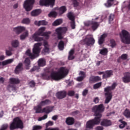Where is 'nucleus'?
<instances>
[{
    "label": "nucleus",
    "instance_id": "1",
    "mask_svg": "<svg viewBox=\"0 0 130 130\" xmlns=\"http://www.w3.org/2000/svg\"><path fill=\"white\" fill-rule=\"evenodd\" d=\"M69 73L68 70L66 68H61L57 72H52L49 79H52L55 81H59L64 78Z\"/></svg>",
    "mask_w": 130,
    "mask_h": 130
},
{
    "label": "nucleus",
    "instance_id": "2",
    "mask_svg": "<svg viewBox=\"0 0 130 130\" xmlns=\"http://www.w3.org/2000/svg\"><path fill=\"white\" fill-rule=\"evenodd\" d=\"M42 43H36L34 46L32 52L34 54L31 53L30 50H27L25 55L29 56L31 59H34L39 56V53L42 49Z\"/></svg>",
    "mask_w": 130,
    "mask_h": 130
},
{
    "label": "nucleus",
    "instance_id": "3",
    "mask_svg": "<svg viewBox=\"0 0 130 130\" xmlns=\"http://www.w3.org/2000/svg\"><path fill=\"white\" fill-rule=\"evenodd\" d=\"M120 37L121 42L123 43L130 44V34L127 30L121 31V34H120Z\"/></svg>",
    "mask_w": 130,
    "mask_h": 130
},
{
    "label": "nucleus",
    "instance_id": "4",
    "mask_svg": "<svg viewBox=\"0 0 130 130\" xmlns=\"http://www.w3.org/2000/svg\"><path fill=\"white\" fill-rule=\"evenodd\" d=\"M23 127V123L18 117L15 118L13 122L10 124L11 130H13L17 128H22Z\"/></svg>",
    "mask_w": 130,
    "mask_h": 130
},
{
    "label": "nucleus",
    "instance_id": "5",
    "mask_svg": "<svg viewBox=\"0 0 130 130\" xmlns=\"http://www.w3.org/2000/svg\"><path fill=\"white\" fill-rule=\"evenodd\" d=\"M50 103H51V101L48 100L44 101H42L38 106L34 108V110L36 111V113H43V109L42 110V107L48 105Z\"/></svg>",
    "mask_w": 130,
    "mask_h": 130
},
{
    "label": "nucleus",
    "instance_id": "6",
    "mask_svg": "<svg viewBox=\"0 0 130 130\" xmlns=\"http://www.w3.org/2000/svg\"><path fill=\"white\" fill-rule=\"evenodd\" d=\"M35 3V0H26L23 4V8L27 12L30 11L32 9V5Z\"/></svg>",
    "mask_w": 130,
    "mask_h": 130
},
{
    "label": "nucleus",
    "instance_id": "7",
    "mask_svg": "<svg viewBox=\"0 0 130 130\" xmlns=\"http://www.w3.org/2000/svg\"><path fill=\"white\" fill-rule=\"evenodd\" d=\"M55 31L57 34L58 39H62L63 37V34H65L68 31L67 27H57L56 28Z\"/></svg>",
    "mask_w": 130,
    "mask_h": 130
},
{
    "label": "nucleus",
    "instance_id": "8",
    "mask_svg": "<svg viewBox=\"0 0 130 130\" xmlns=\"http://www.w3.org/2000/svg\"><path fill=\"white\" fill-rule=\"evenodd\" d=\"M84 42L86 45L91 46L95 43V40L92 35H87L84 40Z\"/></svg>",
    "mask_w": 130,
    "mask_h": 130
},
{
    "label": "nucleus",
    "instance_id": "9",
    "mask_svg": "<svg viewBox=\"0 0 130 130\" xmlns=\"http://www.w3.org/2000/svg\"><path fill=\"white\" fill-rule=\"evenodd\" d=\"M46 27H40L39 29H38V31H36L37 34L40 36L45 37L46 39H48L49 38V35L51 34V31H47V32H44L45 30ZM44 32V34H43Z\"/></svg>",
    "mask_w": 130,
    "mask_h": 130
},
{
    "label": "nucleus",
    "instance_id": "10",
    "mask_svg": "<svg viewBox=\"0 0 130 130\" xmlns=\"http://www.w3.org/2000/svg\"><path fill=\"white\" fill-rule=\"evenodd\" d=\"M105 110V107L103 104L95 106L92 108V112H94V114H101Z\"/></svg>",
    "mask_w": 130,
    "mask_h": 130
},
{
    "label": "nucleus",
    "instance_id": "11",
    "mask_svg": "<svg viewBox=\"0 0 130 130\" xmlns=\"http://www.w3.org/2000/svg\"><path fill=\"white\" fill-rule=\"evenodd\" d=\"M40 35H38V34L37 33L36 31L35 34H34L31 37H30L29 39V41L31 42H41L43 41L44 39L43 38H41Z\"/></svg>",
    "mask_w": 130,
    "mask_h": 130
},
{
    "label": "nucleus",
    "instance_id": "12",
    "mask_svg": "<svg viewBox=\"0 0 130 130\" xmlns=\"http://www.w3.org/2000/svg\"><path fill=\"white\" fill-rule=\"evenodd\" d=\"M55 2V0H40V4L41 6H45L46 7L49 5H53Z\"/></svg>",
    "mask_w": 130,
    "mask_h": 130
},
{
    "label": "nucleus",
    "instance_id": "13",
    "mask_svg": "<svg viewBox=\"0 0 130 130\" xmlns=\"http://www.w3.org/2000/svg\"><path fill=\"white\" fill-rule=\"evenodd\" d=\"M27 28L25 27V26H16V27H13V30L15 32L16 34L19 35L21 34L23 31H24Z\"/></svg>",
    "mask_w": 130,
    "mask_h": 130
},
{
    "label": "nucleus",
    "instance_id": "14",
    "mask_svg": "<svg viewBox=\"0 0 130 130\" xmlns=\"http://www.w3.org/2000/svg\"><path fill=\"white\" fill-rule=\"evenodd\" d=\"M94 119L91 120L92 122L93 123L94 125L99 124L101 121V118L102 117V114H94Z\"/></svg>",
    "mask_w": 130,
    "mask_h": 130
},
{
    "label": "nucleus",
    "instance_id": "15",
    "mask_svg": "<svg viewBox=\"0 0 130 130\" xmlns=\"http://www.w3.org/2000/svg\"><path fill=\"white\" fill-rule=\"evenodd\" d=\"M68 17L72 21L71 27H72V29H75L76 25H75V22L74 21L75 15H74V13L72 12H70L68 14Z\"/></svg>",
    "mask_w": 130,
    "mask_h": 130
},
{
    "label": "nucleus",
    "instance_id": "16",
    "mask_svg": "<svg viewBox=\"0 0 130 130\" xmlns=\"http://www.w3.org/2000/svg\"><path fill=\"white\" fill-rule=\"evenodd\" d=\"M28 36H29V31L26 29L24 31V32H23L21 35H20V40L23 41L25 40Z\"/></svg>",
    "mask_w": 130,
    "mask_h": 130
},
{
    "label": "nucleus",
    "instance_id": "17",
    "mask_svg": "<svg viewBox=\"0 0 130 130\" xmlns=\"http://www.w3.org/2000/svg\"><path fill=\"white\" fill-rule=\"evenodd\" d=\"M105 96L106 97V100H105V104H108L112 99V93H105Z\"/></svg>",
    "mask_w": 130,
    "mask_h": 130
},
{
    "label": "nucleus",
    "instance_id": "18",
    "mask_svg": "<svg viewBox=\"0 0 130 130\" xmlns=\"http://www.w3.org/2000/svg\"><path fill=\"white\" fill-rule=\"evenodd\" d=\"M117 85V83H113V84H112V86H108L106 88H105V92H106V93H111V92H109V91L114 90Z\"/></svg>",
    "mask_w": 130,
    "mask_h": 130
},
{
    "label": "nucleus",
    "instance_id": "19",
    "mask_svg": "<svg viewBox=\"0 0 130 130\" xmlns=\"http://www.w3.org/2000/svg\"><path fill=\"white\" fill-rule=\"evenodd\" d=\"M99 19V17H96L95 18H92V30H95L99 26V23L98 22H95L94 21H96Z\"/></svg>",
    "mask_w": 130,
    "mask_h": 130
},
{
    "label": "nucleus",
    "instance_id": "20",
    "mask_svg": "<svg viewBox=\"0 0 130 130\" xmlns=\"http://www.w3.org/2000/svg\"><path fill=\"white\" fill-rule=\"evenodd\" d=\"M122 81L125 83L130 82V74L129 73H126L124 74V77L122 78Z\"/></svg>",
    "mask_w": 130,
    "mask_h": 130
},
{
    "label": "nucleus",
    "instance_id": "21",
    "mask_svg": "<svg viewBox=\"0 0 130 130\" xmlns=\"http://www.w3.org/2000/svg\"><path fill=\"white\" fill-rule=\"evenodd\" d=\"M67 95V92L64 91H60L57 93L56 96L59 99H62Z\"/></svg>",
    "mask_w": 130,
    "mask_h": 130
},
{
    "label": "nucleus",
    "instance_id": "22",
    "mask_svg": "<svg viewBox=\"0 0 130 130\" xmlns=\"http://www.w3.org/2000/svg\"><path fill=\"white\" fill-rule=\"evenodd\" d=\"M79 77L77 78V80L78 82L82 81L86 77V75L84 72L80 71L79 74Z\"/></svg>",
    "mask_w": 130,
    "mask_h": 130
},
{
    "label": "nucleus",
    "instance_id": "23",
    "mask_svg": "<svg viewBox=\"0 0 130 130\" xmlns=\"http://www.w3.org/2000/svg\"><path fill=\"white\" fill-rule=\"evenodd\" d=\"M22 70H23L22 63H20L16 67L15 70V73L16 74H18L20 73L22 71Z\"/></svg>",
    "mask_w": 130,
    "mask_h": 130
},
{
    "label": "nucleus",
    "instance_id": "24",
    "mask_svg": "<svg viewBox=\"0 0 130 130\" xmlns=\"http://www.w3.org/2000/svg\"><path fill=\"white\" fill-rule=\"evenodd\" d=\"M11 45L13 48H17L19 47L20 43L18 40H13L11 43Z\"/></svg>",
    "mask_w": 130,
    "mask_h": 130
},
{
    "label": "nucleus",
    "instance_id": "25",
    "mask_svg": "<svg viewBox=\"0 0 130 130\" xmlns=\"http://www.w3.org/2000/svg\"><path fill=\"white\" fill-rule=\"evenodd\" d=\"M113 75V72L112 71H107L105 72L104 75H103V78L105 79L111 77Z\"/></svg>",
    "mask_w": 130,
    "mask_h": 130
},
{
    "label": "nucleus",
    "instance_id": "26",
    "mask_svg": "<svg viewBox=\"0 0 130 130\" xmlns=\"http://www.w3.org/2000/svg\"><path fill=\"white\" fill-rule=\"evenodd\" d=\"M13 61H14L13 59H7L3 62H0V66H5L12 63Z\"/></svg>",
    "mask_w": 130,
    "mask_h": 130
},
{
    "label": "nucleus",
    "instance_id": "27",
    "mask_svg": "<svg viewBox=\"0 0 130 130\" xmlns=\"http://www.w3.org/2000/svg\"><path fill=\"white\" fill-rule=\"evenodd\" d=\"M101 125L104 126H109L112 125V123L110 120L107 119H104L101 122Z\"/></svg>",
    "mask_w": 130,
    "mask_h": 130
},
{
    "label": "nucleus",
    "instance_id": "28",
    "mask_svg": "<svg viewBox=\"0 0 130 130\" xmlns=\"http://www.w3.org/2000/svg\"><path fill=\"white\" fill-rule=\"evenodd\" d=\"M101 80V78L99 76H91L89 78V82L94 83Z\"/></svg>",
    "mask_w": 130,
    "mask_h": 130
},
{
    "label": "nucleus",
    "instance_id": "29",
    "mask_svg": "<svg viewBox=\"0 0 130 130\" xmlns=\"http://www.w3.org/2000/svg\"><path fill=\"white\" fill-rule=\"evenodd\" d=\"M107 34H103L101 36V38L99 39V44L102 45L105 41V38L107 37Z\"/></svg>",
    "mask_w": 130,
    "mask_h": 130
},
{
    "label": "nucleus",
    "instance_id": "30",
    "mask_svg": "<svg viewBox=\"0 0 130 130\" xmlns=\"http://www.w3.org/2000/svg\"><path fill=\"white\" fill-rule=\"evenodd\" d=\"M44 49L43 50L42 53H47L48 52L49 50V45H48V42H46V41H45L44 42Z\"/></svg>",
    "mask_w": 130,
    "mask_h": 130
},
{
    "label": "nucleus",
    "instance_id": "31",
    "mask_svg": "<svg viewBox=\"0 0 130 130\" xmlns=\"http://www.w3.org/2000/svg\"><path fill=\"white\" fill-rule=\"evenodd\" d=\"M54 109V107H47L46 108H44L43 109V113H46L47 114H48L52 112Z\"/></svg>",
    "mask_w": 130,
    "mask_h": 130
},
{
    "label": "nucleus",
    "instance_id": "32",
    "mask_svg": "<svg viewBox=\"0 0 130 130\" xmlns=\"http://www.w3.org/2000/svg\"><path fill=\"white\" fill-rule=\"evenodd\" d=\"M41 13V10L40 9H36L31 12V15L34 17L37 16L39 15Z\"/></svg>",
    "mask_w": 130,
    "mask_h": 130
},
{
    "label": "nucleus",
    "instance_id": "33",
    "mask_svg": "<svg viewBox=\"0 0 130 130\" xmlns=\"http://www.w3.org/2000/svg\"><path fill=\"white\" fill-rule=\"evenodd\" d=\"M38 65L39 67H44L46 65V60L45 59L41 58L38 61Z\"/></svg>",
    "mask_w": 130,
    "mask_h": 130
},
{
    "label": "nucleus",
    "instance_id": "34",
    "mask_svg": "<svg viewBox=\"0 0 130 130\" xmlns=\"http://www.w3.org/2000/svg\"><path fill=\"white\" fill-rule=\"evenodd\" d=\"M94 125L92 120H90L86 122V128H91Z\"/></svg>",
    "mask_w": 130,
    "mask_h": 130
},
{
    "label": "nucleus",
    "instance_id": "35",
    "mask_svg": "<svg viewBox=\"0 0 130 130\" xmlns=\"http://www.w3.org/2000/svg\"><path fill=\"white\" fill-rule=\"evenodd\" d=\"M66 123L68 125H72L74 123V119L72 117H68L66 119Z\"/></svg>",
    "mask_w": 130,
    "mask_h": 130
},
{
    "label": "nucleus",
    "instance_id": "36",
    "mask_svg": "<svg viewBox=\"0 0 130 130\" xmlns=\"http://www.w3.org/2000/svg\"><path fill=\"white\" fill-rule=\"evenodd\" d=\"M10 82L11 84H16L20 83V80L18 78H11Z\"/></svg>",
    "mask_w": 130,
    "mask_h": 130
},
{
    "label": "nucleus",
    "instance_id": "37",
    "mask_svg": "<svg viewBox=\"0 0 130 130\" xmlns=\"http://www.w3.org/2000/svg\"><path fill=\"white\" fill-rule=\"evenodd\" d=\"M62 23V19H57L55 21H54L52 23L53 26H57L60 25Z\"/></svg>",
    "mask_w": 130,
    "mask_h": 130
},
{
    "label": "nucleus",
    "instance_id": "38",
    "mask_svg": "<svg viewBox=\"0 0 130 130\" xmlns=\"http://www.w3.org/2000/svg\"><path fill=\"white\" fill-rule=\"evenodd\" d=\"M114 4V0H108V2H107V3L105 4V6H106L107 8H109L111 7Z\"/></svg>",
    "mask_w": 130,
    "mask_h": 130
},
{
    "label": "nucleus",
    "instance_id": "39",
    "mask_svg": "<svg viewBox=\"0 0 130 130\" xmlns=\"http://www.w3.org/2000/svg\"><path fill=\"white\" fill-rule=\"evenodd\" d=\"M119 122L120 123L119 125V128L122 129L127 125V123L122 120H119Z\"/></svg>",
    "mask_w": 130,
    "mask_h": 130
},
{
    "label": "nucleus",
    "instance_id": "40",
    "mask_svg": "<svg viewBox=\"0 0 130 130\" xmlns=\"http://www.w3.org/2000/svg\"><path fill=\"white\" fill-rule=\"evenodd\" d=\"M123 115L126 118H130V111L128 109H125L124 112H123Z\"/></svg>",
    "mask_w": 130,
    "mask_h": 130
},
{
    "label": "nucleus",
    "instance_id": "41",
    "mask_svg": "<svg viewBox=\"0 0 130 130\" xmlns=\"http://www.w3.org/2000/svg\"><path fill=\"white\" fill-rule=\"evenodd\" d=\"M67 11V8L65 6H62L59 9V13L60 14H62Z\"/></svg>",
    "mask_w": 130,
    "mask_h": 130
},
{
    "label": "nucleus",
    "instance_id": "42",
    "mask_svg": "<svg viewBox=\"0 0 130 130\" xmlns=\"http://www.w3.org/2000/svg\"><path fill=\"white\" fill-rule=\"evenodd\" d=\"M74 53V50L72 49L70 51L69 56V60H72L74 58V56L73 55Z\"/></svg>",
    "mask_w": 130,
    "mask_h": 130
},
{
    "label": "nucleus",
    "instance_id": "43",
    "mask_svg": "<svg viewBox=\"0 0 130 130\" xmlns=\"http://www.w3.org/2000/svg\"><path fill=\"white\" fill-rule=\"evenodd\" d=\"M30 22L29 18H23L21 21L22 24H29Z\"/></svg>",
    "mask_w": 130,
    "mask_h": 130
},
{
    "label": "nucleus",
    "instance_id": "44",
    "mask_svg": "<svg viewBox=\"0 0 130 130\" xmlns=\"http://www.w3.org/2000/svg\"><path fill=\"white\" fill-rule=\"evenodd\" d=\"M108 53V50L107 49H102L100 51V54L103 55H105Z\"/></svg>",
    "mask_w": 130,
    "mask_h": 130
},
{
    "label": "nucleus",
    "instance_id": "45",
    "mask_svg": "<svg viewBox=\"0 0 130 130\" xmlns=\"http://www.w3.org/2000/svg\"><path fill=\"white\" fill-rule=\"evenodd\" d=\"M8 89L10 91H15L16 90V88L15 86H13L12 85H9L8 86Z\"/></svg>",
    "mask_w": 130,
    "mask_h": 130
},
{
    "label": "nucleus",
    "instance_id": "46",
    "mask_svg": "<svg viewBox=\"0 0 130 130\" xmlns=\"http://www.w3.org/2000/svg\"><path fill=\"white\" fill-rule=\"evenodd\" d=\"M58 48L60 50H63L64 49V43L62 41L59 43Z\"/></svg>",
    "mask_w": 130,
    "mask_h": 130
},
{
    "label": "nucleus",
    "instance_id": "47",
    "mask_svg": "<svg viewBox=\"0 0 130 130\" xmlns=\"http://www.w3.org/2000/svg\"><path fill=\"white\" fill-rule=\"evenodd\" d=\"M110 46L111 47L114 48L116 45V42H115L114 40H110Z\"/></svg>",
    "mask_w": 130,
    "mask_h": 130
},
{
    "label": "nucleus",
    "instance_id": "48",
    "mask_svg": "<svg viewBox=\"0 0 130 130\" xmlns=\"http://www.w3.org/2000/svg\"><path fill=\"white\" fill-rule=\"evenodd\" d=\"M24 63L26 65V69H28V67H29L30 65V60L28 58H26L24 61Z\"/></svg>",
    "mask_w": 130,
    "mask_h": 130
},
{
    "label": "nucleus",
    "instance_id": "49",
    "mask_svg": "<svg viewBox=\"0 0 130 130\" xmlns=\"http://www.w3.org/2000/svg\"><path fill=\"white\" fill-rule=\"evenodd\" d=\"M101 85H102L101 82L96 83V84H94V85H93V89H98L101 86Z\"/></svg>",
    "mask_w": 130,
    "mask_h": 130
},
{
    "label": "nucleus",
    "instance_id": "50",
    "mask_svg": "<svg viewBox=\"0 0 130 130\" xmlns=\"http://www.w3.org/2000/svg\"><path fill=\"white\" fill-rule=\"evenodd\" d=\"M6 55L8 56H10L12 55V51L10 50H6Z\"/></svg>",
    "mask_w": 130,
    "mask_h": 130
},
{
    "label": "nucleus",
    "instance_id": "51",
    "mask_svg": "<svg viewBox=\"0 0 130 130\" xmlns=\"http://www.w3.org/2000/svg\"><path fill=\"white\" fill-rule=\"evenodd\" d=\"M57 15V13L56 12H51L49 14V17H55Z\"/></svg>",
    "mask_w": 130,
    "mask_h": 130
},
{
    "label": "nucleus",
    "instance_id": "52",
    "mask_svg": "<svg viewBox=\"0 0 130 130\" xmlns=\"http://www.w3.org/2000/svg\"><path fill=\"white\" fill-rule=\"evenodd\" d=\"M42 126L40 125H35L33 127L32 130H40L42 129Z\"/></svg>",
    "mask_w": 130,
    "mask_h": 130
},
{
    "label": "nucleus",
    "instance_id": "53",
    "mask_svg": "<svg viewBox=\"0 0 130 130\" xmlns=\"http://www.w3.org/2000/svg\"><path fill=\"white\" fill-rule=\"evenodd\" d=\"M48 117V115H45L44 116H43V117H40L38 119V121H41L42 120H45L46 119H47Z\"/></svg>",
    "mask_w": 130,
    "mask_h": 130
},
{
    "label": "nucleus",
    "instance_id": "54",
    "mask_svg": "<svg viewBox=\"0 0 130 130\" xmlns=\"http://www.w3.org/2000/svg\"><path fill=\"white\" fill-rule=\"evenodd\" d=\"M114 14H110V16H109V21H112L114 18Z\"/></svg>",
    "mask_w": 130,
    "mask_h": 130
},
{
    "label": "nucleus",
    "instance_id": "55",
    "mask_svg": "<svg viewBox=\"0 0 130 130\" xmlns=\"http://www.w3.org/2000/svg\"><path fill=\"white\" fill-rule=\"evenodd\" d=\"M53 124L54 123L53 121H49L46 124V127H47L49 126H52L53 125Z\"/></svg>",
    "mask_w": 130,
    "mask_h": 130
},
{
    "label": "nucleus",
    "instance_id": "56",
    "mask_svg": "<svg viewBox=\"0 0 130 130\" xmlns=\"http://www.w3.org/2000/svg\"><path fill=\"white\" fill-rule=\"evenodd\" d=\"M127 58V54H122L121 56H120V58L122 60H125Z\"/></svg>",
    "mask_w": 130,
    "mask_h": 130
},
{
    "label": "nucleus",
    "instance_id": "57",
    "mask_svg": "<svg viewBox=\"0 0 130 130\" xmlns=\"http://www.w3.org/2000/svg\"><path fill=\"white\" fill-rule=\"evenodd\" d=\"M40 21H41V26L46 25L48 24V22L47 21H45V20H40Z\"/></svg>",
    "mask_w": 130,
    "mask_h": 130
},
{
    "label": "nucleus",
    "instance_id": "58",
    "mask_svg": "<svg viewBox=\"0 0 130 130\" xmlns=\"http://www.w3.org/2000/svg\"><path fill=\"white\" fill-rule=\"evenodd\" d=\"M29 85L31 87H34L35 86V83L33 81H31L29 83Z\"/></svg>",
    "mask_w": 130,
    "mask_h": 130
},
{
    "label": "nucleus",
    "instance_id": "59",
    "mask_svg": "<svg viewBox=\"0 0 130 130\" xmlns=\"http://www.w3.org/2000/svg\"><path fill=\"white\" fill-rule=\"evenodd\" d=\"M75 92L74 91H70L68 92V95L70 96H72L74 95Z\"/></svg>",
    "mask_w": 130,
    "mask_h": 130
},
{
    "label": "nucleus",
    "instance_id": "60",
    "mask_svg": "<svg viewBox=\"0 0 130 130\" xmlns=\"http://www.w3.org/2000/svg\"><path fill=\"white\" fill-rule=\"evenodd\" d=\"M91 22L90 21H84V26H88L90 25Z\"/></svg>",
    "mask_w": 130,
    "mask_h": 130
},
{
    "label": "nucleus",
    "instance_id": "61",
    "mask_svg": "<svg viewBox=\"0 0 130 130\" xmlns=\"http://www.w3.org/2000/svg\"><path fill=\"white\" fill-rule=\"evenodd\" d=\"M99 101H100V99L99 98H94V99H93V102H94V103L95 104L99 103Z\"/></svg>",
    "mask_w": 130,
    "mask_h": 130
},
{
    "label": "nucleus",
    "instance_id": "62",
    "mask_svg": "<svg viewBox=\"0 0 130 130\" xmlns=\"http://www.w3.org/2000/svg\"><path fill=\"white\" fill-rule=\"evenodd\" d=\"M8 125L6 124L5 125H3L2 127L1 130H5L7 128Z\"/></svg>",
    "mask_w": 130,
    "mask_h": 130
},
{
    "label": "nucleus",
    "instance_id": "63",
    "mask_svg": "<svg viewBox=\"0 0 130 130\" xmlns=\"http://www.w3.org/2000/svg\"><path fill=\"white\" fill-rule=\"evenodd\" d=\"M35 25H36L37 26H41V20H40L39 21H35Z\"/></svg>",
    "mask_w": 130,
    "mask_h": 130
},
{
    "label": "nucleus",
    "instance_id": "64",
    "mask_svg": "<svg viewBox=\"0 0 130 130\" xmlns=\"http://www.w3.org/2000/svg\"><path fill=\"white\" fill-rule=\"evenodd\" d=\"M45 130H58L57 128H46Z\"/></svg>",
    "mask_w": 130,
    "mask_h": 130
}]
</instances>
